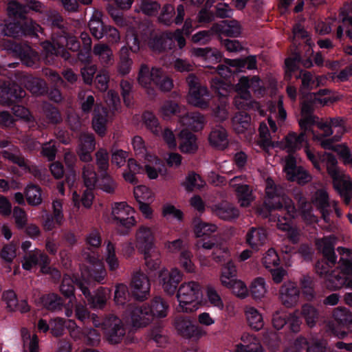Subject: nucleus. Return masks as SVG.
I'll return each instance as SVG.
<instances>
[{
	"instance_id": "e2e57ef3",
	"label": "nucleus",
	"mask_w": 352,
	"mask_h": 352,
	"mask_svg": "<svg viewBox=\"0 0 352 352\" xmlns=\"http://www.w3.org/2000/svg\"><path fill=\"white\" fill-rule=\"evenodd\" d=\"M237 298L244 299L249 295V289L246 284L240 279H236L228 288Z\"/></svg>"
},
{
	"instance_id": "ea45409f",
	"label": "nucleus",
	"mask_w": 352,
	"mask_h": 352,
	"mask_svg": "<svg viewBox=\"0 0 352 352\" xmlns=\"http://www.w3.org/2000/svg\"><path fill=\"white\" fill-rule=\"evenodd\" d=\"M322 160L326 162L327 171L332 177L333 185L335 186L336 184H338L339 179L343 175L336 166L337 160L333 155L329 153H325L322 155Z\"/></svg>"
},
{
	"instance_id": "2f4dec72",
	"label": "nucleus",
	"mask_w": 352,
	"mask_h": 352,
	"mask_svg": "<svg viewBox=\"0 0 352 352\" xmlns=\"http://www.w3.org/2000/svg\"><path fill=\"white\" fill-rule=\"evenodd\" d=\"M2 299L9 311H19L21 313H24L29 310L26 301L21 300L19 302L16 294L12 290L3 292Z\"/></svg>"
},
{
	"instance_id": "bf43d9fd",
	"label": "nucleus",
	"mask_w": 352,
	"mask_h": 352,
	"mask_svg": "<svg viewBox=\"0 0 352 352\" xmlns=\"http://www.w3.org/2000/svg\"><path fill=\"white\" fill-rule=\"evenodd\" d=\"M236 193L241 207H248L254 199L252 190L247 184L239 188Z\"/></svg>"
},
{
	"instance_id": "0e129e2a",
	"label": "nucleus",
	"mask_w": 352,
	"mask_h": 352,
	"mask_svg": "<svg viewBox=\"0 0 352 352\" xmlns=\"http://www.w3.org/2000/svg\"><path fill=\"white\" fill-rule=\"evenodd\" d=\"M192 257V253L187 250H182L179 255V265L187 273L195 272V265L191 260Z\"/></svg>"
},
{
	"instance_id": "8fccbe9b",
	"label": "nucleus",
	"mask_w": 352,
	"mask_h": 352,
	"mask_svg": "<svg viewBox=\"0 0 352 352\" xmlns=\"http://www.w3.org/2000/svg\"><path fill=\"white\" fill-rule=\"evenodd\" d=\"M167 303L161 298H155L152 302L149 309L153 314V319L156 318H163L167 315Z\"/></svg>"
},
{
	"instance_id": "5fc2aeb1",
	"label": "nucleus",
	"mask_w": 352,
	"mask_h": 352,
	"mask_svg": "<svg viewBox=\"0 0 352 352\" xmlns=\"http://www.w3.org/2000/svg\"><path fill=\"white\" fill-rule=\"evenodd\" d=\"M43 306L48 310H60L63 305V301L60 297L56 294H50L42 298Z\"/></svg>"
},
{
	"instance_id": "680f3d73",
	"label": "nucleus",
	"mask_w": 352,
	"mask_h": 352,
	"mask_svg": "<svg viewBox=\"0 0 352 352\" xmlns=\"http://www.w3.org/2000/svg\"><path fill=\"white\" fill-rule=\"evenodd\" d=\"M212 89L220 97H226L232 89L230 84L223 82L217 78L212 79L210 82Z\"/></svg>"
},
{
	"instance_id": "603ef678",
	"label": "nucleus",
	"mask_w": 352,
	"mask_h": 352,
	"mask_svg": "<svg viewBox=\"0 0 352 352\" xmlns=\"http://www.w3.org/2000/svg\"><path fill=\"white\" fill-rule=\"evenodd\" d=\"M205 185L204 181L201 179L199 175L195 173H188L184 182L182 183V186L188 191L202 188Z\"/></svg>"
},
{
	"instance_id": "13d9d810",
	"label": "nucleus",
	"mask_w": 352,
	"mask_h": 352,
	"mask_svg": "<svg viewBox=\"0 0 352 352\" xmlns=\"http://www.w3.org/2000/svg\"><path fill=\"white\" fill-rule=\"evenodd\" d=\"M217 226L212 223L197 221L195 224L194 232L197 237L209 236L212 233L217 232Z\"/></svg>"
},
{
	"instance_id": "ddd939ff",
	"label": "nucleus",
	"mask_w": 352,
	"mask_h": 352,
	"mask_svg": "<svg viewBox=\"0 0 352 352\" xmlns=\"http://www.w3.org/2000/svg\"><path fill=\"white\" fill-rule=\"evenodd\" d=\"M183 274L177 268H172L168 270L163 268L159 273V283L164 291L173 295L176 291L179 283L182 280Z\"/></svg>"
},
{
	"instance_id": "7ed1b4c3",
	"label": "nucleus",
	"mask_w": 352,
	"mask_h": 352,
	"mask_svg": "<svg viewBox=\"0 0 352 352\" xmlns=\"http://www.w3.org/2000/svg\"><path fill=\"white\" fill-rule=\"evenodd\" d=\"M138 83L147 89L150 94L151 84H155L161 91H169L173 87L172 79L160 68L153 67L151 69L144 64L140 66L138 76Z\"/></svg>"
},
{
	"instance_id": "a211bd4d",
	"label": "nucleus",
	"mask_w": 352,
	"mask_h": 352,
	"mask_svg": "<svg viewBox=\"0 0 352 352\" xmlns=\"http://www.w3.org/2000/svg\"><path fill=\"white\" fill-rule=\"evenodd\" d=\"M78 286L87 299L91 307L101 309L105 305L109 297V291L107 289L101 287L97 290L94 296H91L89 287L85 285L83 282H79Z\"/></svg>"
},
{
	"instance_id": "20e7f679",
	"label": "nucleus",
	"mask_w": 352,
	"mask_h": 352,
	"mask_svg": "<svg viewBox=\"0 0 352 352\" xmlns=\"http://www.w3.org/2000/svg\"><path fill=\"white\" fill-rule=\"evenodd\" d=\"M65 45L68 49L74 52L80 48V43L76 38L68 34L53 38L52 43L48 41L43 43V47L47 54L60 55L67 60L69 58V54L66 52Z\"/></svg>"
},
{
	"instance_id": "b1692460",
	"label": "nucleus",
	"mask_w": 352,
	"mask_h": 352,
	"mask_svg": "<svg viewBox=\"0 0 352 352\" xmlns=\"http://www.w3.org/2000/svg\"><path fill=\"white\" fill-rule=\"evenodd\" d=\"M144 163L143 173L150 179H157L164 167L162 162L155 155L146 153Z\"/></svg>"
},
{
	"instance_id": "f3484780",
	"label": "nucleus",
	"mask_w": 352,
	"mask_h": 352,
	"mask_svg": "<svg viewBox=\"0 0 352 352\" xmlns=\"http://www.w3.org/2000/svg\"><path fill=\"white\" fill-rule=\"evenodd\" d=\"M150 282L148 277L142 272H135L132 277L130 289L131 294L137 299H144L149 294Z\"/></svg>"
},
{
	"instance_id": "49530a36",
	"label": "nucleus",
	"mask_w": 352,
	"mask_h": 352,
	"mask_svg": "<svg viewBox=\"0 0 352 352\" xmlns=\"http://www.w3.org/2000/svg\"><path fill=\"white\" fill-rule=\"evenodd\" d=\"M25 195L30 205L38 206L42 202L41 190L36 185H28L25 190Z\"/></svg>"
},
{
	"instance_id": "4be33fe9",
	"label": "nucleus",
	"mask_w": 352,
	"mask_h": 352,
	"mask_svg": "<svg viewBox=\"0 0 352 352\" xmlns=\"http://www.w3.org/2000/svg\"><path fill=\"white\" fill-rule=\"evenodd\" d=\"M95 149V141L91 134L82 133L79 138V144L76 152L83 162L92 160L91 152Z\"/></svg>"
},
{
	"instance_id": "2eb2a0df",
	"label": "nucleus",
	"mask_w": 352,
	"mask_h": 352,
	"mask_svg": "<svg viewBox=\"0 0 352 352\" xmlns=\"http://www.w3.org/2000/svg\"><path fill=\"white\" fill-rule=\"evenodd\" d=\"M48 263V256L41 250L35 249L23 257L22 267L24 270L30 271L39 264L41 266V272L47 274L50 272V268L47 266Z\"/></svg>"
},
{
	"instance_id": "cd10ccee",
	"label": "nucleus",
	"mask_w": 352,
	"mask_h": 352,
	"mask_svg": "<svg viewBox=\"0 0 352 352\" xmlns=\"http://www.w3.org/2000/svg\"><path fill=\"white\" fill-rule=\"evenodd\" d=\"M248 324L254 330H260L264 326L263 317L261 311L254 306L248 305L243 308Z\"/></svg>"
},
{
	"instance_id": "052dcab7",
	"label": "nucleus",
	"mask_w": 352,
	"mask_h": 352,
	"mask_svg": "<svg viewBox=\"0 0 352 352\" xmlns=\"http://www.w3.org/2000/svg\"><path fill=\"white\" fill-rule=\"evenodd\" d=\"M21 336L24 346L28 347L29 352H38V338L36 335L31 336L29 331L23 328L21 329Z\"/></svg>"
},
{
	"instance_id": "dca6fc26",
	"label": "nucleus",
	"mask_w": 352,
	"mask_h": 352,
	"mask_svg": "<svg viewBox=\"0 0 352 352\" xmlns=\"http://www.w3.org/2000/svg\"><path fill=\"white\" fill-rule=\"evenodd\" d=\"M313 204L321 211L322 217L326 221H328V216L333 208L338 217L341 216V212L337 208V203L335 201H329L326 191L323 189L315 192L312 197Z\"/></svg>"
},
{
	"instance_id": "de8ad7c7",
	"label": "nucleus",
	"mask_w": 352,
	"mask_h": 352,
	"mask_svg": "<svg viewBox=\"0 0 352 352\" xmlns=\"http://www.w3.org/2000/svg\"><path fill=\"white\" fill-rule=\"evenodd\" d=\"M326 285L331 289H338L344 286L352 289V280L340 275L331 274Z\"/></svg>"
},
{
	"instance_id": "6e6d98bb",
	"label": "nucleus",
	"mask_w": 352,
	"mask_h": 352,
	"mask_svg": "<svg viewBox=\"0 0 352 352\" xmlns=\"http://www.w3.org/2000/svg\"><path fill=\"white\" fill-rule=\"evenodd\" d=\"M143 122L145 126L155 135H160L161 127L157 118L151 112H145L142 116Z\"/></svg>"
},
{
	"instance_id": "c9c22d12",
	"label": "nucleus",
	"mask_w": 352,
	"mask_h": 352,
	"mask_svg": "<svg viewBox=\"0 0 352 352\" xmlns=\"http://www.w3.org/2000/svg\"><path fill=\"white\" fill-rule=\"evenodd\" d=\"M109 118V115L106 109L100 107L96 108L93 118V127L99 135H102L104 134Z\"/></svg>"
},
{
	"instance_id": "a878e982",
	"label": "nucleus",
	"mask_w": 352,
	"mask_h": 352,
	"mask_svg": "<svg viewBox=\"0 0 352 352\" xmlns=\"http://www.w3.org/2000/svg\"><path fill=\"white\" fill-rule=\"evenodd\" d=\"M179 141V148L184 153L192 154L198 149L196 136L186 129H181Z\"/></svg>"
},
{
	"instance_id": "09e8293b",
	"label": "nucleus",
	"mask_w": 352,
	"mask_h": 352,
	"mask_svg": "<svg viewBox=\"0 0 352 352\" xmlns=\"http://www.w3.org/2000/svg\"><path fill=\"white\" fill-rule=\"evenodd\" d=\"M94 199V195L91 189L87 188L83 193L82 197L80 199V195L76 191L72 192V203L75 208H80V202L85 208H90Z\"/></svg>"
},
{
	"instance_id": "79ce46f5",
	"label": "nucleus",
	"mask_w": 352,
	"mask_h": 352,
	"mask_svg": "<svg viewBox=\"0 0 352 352\" xmlns=\"http://www.w3.org/2000/svg\"><path fill=\"white\" fill-rule=\"evenodd\" d=\"M285 147L287 148L288 152L300 149L302 144L307 142L304 132H301L299 135L295 133H289L285 138Z\"/></svg>"
},
{
	"instance_id": "72a5a7b5",
	"label": "nucleus",
	"mask_w": 352,
	"mask_h": 352,
	"mask_svg": "<svg viewBox=\"0 0 352 352\" xmlns=\"http://www.w3.org/2000/svg\"><path fill=\"white\" fill-rule=\"evenodd\" d=\"M212 211L215 215L224 220H232L239 215V210L227 202L214 205L212 207Z\"/></svg>"
},
{
	"instance_id": "c85d7f7f",
	"label": "nucleus",
	"mask_w": 352,
	"mask_h": 352,
	"mask_svg": "<svg viewBox=\"0 0 352 352\" xmlns=\"http://www.w3.org/2000/svg\"><path fill=\"white\" fill-rule=\"evenodd\" d=\"M212 30L227 36H237L241 33V25L235 20L223 21L214 25Z\"/></svg>"
},
{
	"instance_id": "58836bf2",
	"label": "nucleus",
	"mask_w": 352,
	"mask_h": 352,
	"mask_svg": "<svg viewBox=\"0 0 352 352\" xmlns=\"http://www.w3.org/2000/svg\"><path fill=\"white\" fill-rule=\"evenodd\" d=\"M102 12L100 11H94L91 18L89 27L91 34L97 39H100L104 36V31L105 27L102 21Z\"/></svg>"
},
{
	"instance_id": "473e14b6",
	"label": "nucleus",
	"mask_w": 352,
	"mask_h": 352,
	"mask_svg": "<svg viewBox=\"0 0 352 352\" xmlns=\"http://www.w3.org/2000/svg\"><path fill=\"white\" fill-rule=\"evenodd\" d=\"M267 241V233L263 228H251L246 234V242L253 249L258 250Z\"/></svg>"
},
{
	"instance_id": "7c9ffc66",
	"label": "nucleus",
	"mask_w": 352,
	"mask_h": 352,
	"mask_svg": "<svg viewBox=\"0 0 352 352\" xmlns=\"http://www.w3.org/2000/svg\"><path fill=\"white\" fill-rule=\"evenodd\" d=\"M210 144L218 149L225 148L228 144L226 130L221 126L213 128L208 135Z\"/></svg>"
},
{
	"instance_id": "0eeeda50",
	"label": "nucleus",
	"mask_w": 352,
	"mask_h": 352,
	"mask_svg": "<svg viewBox=\"0 0 352 352\" xmlns=\"http://www.w3.org/2000/svg\"><path fill=\"white\" fill-rule=\"evenodd\" d=\"M335 237L330 236L316 241L318 248L322 251L329 263L324 261H319L316 265V272L320 276H326L329 272L330 265H333L336 261V257L333 250Z\"/></svg>"
},
{
	"instance_id": "37998d69",
	"label": "nucleus",
	"mask_w": 352,
	"mask_h": 352,
	"mask_svg": "<svg viewBox=\"0 0 352 352\" xmlns=\"http://www.w3.org/2000/svg\"><path fill=\"white\" fill-rule=\"evenodd\" d=\"M232 124L234 131L238 133H242L248 130L250 126V118L245 112H239L232 118Z\"/></svg>"
},
{
	"instance_id": "9b49d317",
	"label": "nucleus",
	"mask_w": 352,
	"mask_h": 352,
	"mask_svg": "<svg viewBox=\"0 0 352 352\" xmlns=\"http://www.w3.org/2000/svg\"><path fill=\"white\" fill-rule=\"evenodd\" d=\"M127 317L134 329L145 327L153 321V314L148 305L131 306L128 310Z\"/></svg>"
},
{
	"instance_id": "69168bd1",
	"label": "nucleus",
	"mask_w": 352,
	"mask_h": 352,
	"mask_svg": "<svg viewBox=\"0 0 352 352\" xmlns=\"http://www.w3.org/2000/svg\"><path fill=\"white\" fill-rule=\"evenodd\" d=\"M298 204L302 217L306 222L313 223L317 221L316 217L311 212V207L309 203H307L304 198H300Z\"/></svg>"
},
{
	"instance_id": "c03bdc74",
	"label": "nucleus",
	"mask_w": 352,
	"mask_h": 352,
	"mask_svg": "<svg viewBox=\"0 0 352 352\" xmlns=\"http://www.w3.org/2000/svg\"><path fill=\"white\" fill-rule=\"evenodd\" d=\"M301 315L309 327H314L319 318V312L314 306L306 304L302 307Z\"/></svg>"
},
{
	"instance_id": "a19ab883",
	"label": "nucleus",
	"mask_w": 352,
	"mask_h": 352,
	"mask_svg": "<svg viewBox=\"0 0 352 352\" xmlns=\"http://www.w3.org/2000/svg\"><path fill=\"white\" fill-rule=\"evenodd\" d=\"M340 181L334 186V188L338 191L343 197L345 204H348L351 201V190H352V179L350 180L344 175L339 179Z\"/></svg>"
},
{
	"instance_id": "423d86ee",
	"label": "nucleus",
	"mask_w": 352,
	"mask_h": 352,
	"mask_svg": "<svg viewBox=\"0 0 352 352\" xmlns=\"http://www.w3.org/2000/svg\"><path fill=\"white\" fill-rule=\"evenodd\" d=\"M250 89V78L242 76L235 86L238 96L234 98V105L239 109H256L260 115H263V111L260 109L259 104L251 100Z\"/></svg>"
},
{
	"instance_id": "1a4fd4ad",
	"label": "nucleus",
	"mask_w": 352,
	"mask_h": 352,
	"mask_svg": "<svg viewBox=\"0 0 352 352\" xmlns=\"http://www.w3.org/2000/svg\"><path fill=\"white\" fill-rule=\"evenodd\" d=\"M89 265L87 270L82 272V277L77 281L83 282L85 285L88 287H91L92 282L94 280L99 283H102L107 276L106 270L102 265L101 261L95 257H89Z\"/></svg>"
},
{
	"instance_id": "e433bc0d",
	"label": "nucleus",
	"mask_w": 352,
	"mask_h": 352,
	"mask_svg": "<svg viewBox=\"0 0 352 352\" xmlns=\"http://www.w3.org/2000/svg\"><path fill=\"white\" fill-rule=\"evenodd\" d=\"M140 252L144 255L145 265L149 271H155L160 267L161 254L156 248H149Z\"/></svg>"
},
{
	"instance_id": "338daca9",
	"label": "nucleus",
	"mask_w": 352,
	"mask_h": 352,
	"mask_svg": "<svg viewBox=\"0 0 352 352\" xmlns=\"http://www.w3.org/2000/svg\"><path fill=\"white\" fill-rule=\"evenodd\" d=\"M260 140L258 144L265 150L269 149L274 146L272 138L268 131V128L265 123H261L259 127Z\"/></svg>"
},
{
	"instance_id": "4468645a",
	"label": "nucleus",
	"mask_w": 352,
	"mask_h": 352,
	"mask_svg": "<svg viewBox=\"0 0 352 352\" xmlns=\"http://www.w3.org/2000/svg\"><path fill=\"white\" fill-rule=\"evenodd\" d=\"M135 246L142 252L155 247V230L151 226H140L135 233Z\"/></svg>"
},
{
	"instance_id": "6e6552de",
	"label": "nucleus",
	"mask_w": 352,
	"mask_h": 352,
	"mask_svg": "<svg viewBox=\"0 0 352 352\" xmlns=\"http://www.w3.org/2000/svg\"><path fill=\"white\" fill-rule=\"evenodd\" d=\"M102 329L107 340L111 344L120 343L126 334L123 322L115 316L105 318L102 322Z\"/></svg>"
},
{
	"instance_id": "aec40b11",
	"label": "nucleus",
	"mask_w": 352,
	"mask_h": 352,
	"mask_svg": "<svg viewBox=\"0 0 352 352\" xmlns=\"http://www.w3.org/2000/svg\"><path fill=\"white\" fill-rule=\"evenodd\" d=\"M198 248L214 250L213 258L217 261H221L229 256V249L225 243H217L214 238H211L197 243Z\"/></svg>"
},
{
	"instance_id": "6ab92c4d",
	"label": "nucleus",
	"mask_w": 352,
	"mask_h": 352,
	"mask_svg": "<svg viewBox=\"0 0 352 352\" xmlns=\"http://www.w3.org/2000/svg\"><path fill=\"white\" fill-rule=\"evenodd\" d=\"M279 296L281 303L285 307L291 308L298 302L300 290L296 283L287 282L280 287Z\"/></svg>"
},
{
	"instance_id": "4c0bfd02",
	"label": "nucleus",
	"mask_w": 352,
	"mask_h": 352,
	"mask_svg": "<svg viewBox=\"0 0 352 352\" xmlns=\"http://www.w3.org/2000/svg\"><path fill=\"white\" fill-rule=\"evenodd\" d=\"M249 292L254 300L263 298L267 293V285L262 277L254 278L250 285Z\"/></svg>"
},
{
	"instance_id": "3c124183",
	"label": "nucleus",
	"mask_w": 352,
	"mask_h": 352,
	"mask_svg": "<svg viewBox=\"0 0 352 352\" xmlns=\"http://www.w3.org/2000/svg\"><path fill=\"white\" fill-rule=\"evenodd\" d=\"M82 177L87 188L92 189L98 181L97 175L92 164H86L82 168Z\"/></svg>"
},
{
	"instance_id": "864d4df0",
	"label": "nucleus",
	"mask_w": 352,
	"mask_h": 352,
	"mask_svg": "<svg viewBox=\"0 0 352 352\" xmlns=\"http://www.w3.org/2000/svg\"><path fill=\"white\" fill-rule=\"evenodd\" d=\"M226 63L230 67H235L236 70H241L242 68L247 67L248 69L256 68V58L250 56L246 59H226Z\"/></svg>"
},
{
	"instance_id": "5701e85b",
	"label": "nucleus",
	"mask_w": 352,
	"mask_h": 352,
	"mask_svg": "<svg viewBox=\"0 0 352 352\" xmlns=\"http://www.w3.org/2000/svg\"><path fill=\"white\" fill-rule=\"evenodd\" d=\"M205 124V118L199 112L186 113L179 118V129H191L193 131L201 130Z\"/></svg>"
},
{
	"instance_id": "39448f33",
	"label": "nucleus",
	"mask_w": 352,
	"mask_h": 352,
	"mask_svg": "<svg viewBox=\"0 0 352 352\" xmlns=\"http://www.w3.org/2000/svg\"><path fill=\"white\" fill-rule=\"evenodd\" d=\"M173 326L177 333L184 338L199 340L207 335L206 331L194 324L189 316L175 317L173 320Z\"/></svg>"
},
{
	"instance_id": "f8f14e48",
	"label": "nucleus",
	"mask_w": 352,
	"mask_h": 352,
	"mask_svg": "<svg viewBox=\"0 0 352 352\" xmlns=\"http://www.w3.org/2000/svg\"><path fill=\"white\" fill-rule=\"evenodd\" d=\"M333 320L328 324V330L340 338L346 335L345 328L351 320L349 312L345 308L338 307L333 313Z\"/></svg>"
},
{
	"instance_id": "f03ea898",
	"label": "nucleus",
	"mask_w": 352,
	"mask_h": 352,
	"mask_svg": "<svg viewBox=\"0 0 352 352\" xmlns=\"http://www.w3.org/2000/svg\"><path fill=\"white\" fill-rule=\"evenodd\" d=\"M201 287L198 282L191 280L180 285L177 293L178 306L177 311L182 313H192L200 306L199 299Z\"/></svg>"
},
{
	"instance_id": "f704fd0d",
	"label": "nucleus",
	"mask_w": 352,
	"mask_h": 352,
	"mask_svg": "<svg viewBox=\"0 0 352 352\" xmlns=\"http://www.w3.org/2000/svg\"><path fill=\"white\" fill-rule=\"evenodd\" d=\"M236 279V265L232 261H229L222 267L219 276L221 285L228 288Z\"/></svg>"
},
{
	"instance_id": "412c9836",
	"label": "nucleus",
	"mask_w": 352,
	"mask_h": 352,
	"mask_svg": "<svg viewBox=\"0 0 352 352\" xmlns=\"http://www.w3.org/2000/svg\"><path fill=\"white\" fill-rule=\"evenodd\" d=\"M313 107L309 106L306 102H302L301 107V118L299 120L298 123L302 130L305 131H311L314 135V138L319 140V138L315 135L314 131L311 129L312 126L314 124L318 125L319 118L316 116L313 115Z\"/></svg>"
},
{
	"instance_id": "774afa93",
	"label": "nucleus",
	"mask_w": 352,
	"mask_h": 352,
	"mask_svg": "<svg viewBox=\"0 0 352 352\" xmlns=\"http://www.w3.org/2000/svg\"><path fill=\"white\" fill-rule=\"evenodd\" d=\"M134 197L138 203L152 201L153 195L151 190L145 186H138L134 188Z\"/></svg>"
},
{
	"instance_id": "a18cd8bd",
	"label": "nucleus",
	"mask_w": 352,
	"mask_h": 352,
	"mask_svg": "<svg viewBox=\"0 0 352 352\" xmlns=\"http://www.w3.org/2000/svg\"><path fill=\"white\" fill-rule=\"evenodd\" d=\"M104 258L110 271L115 272L119 268V260L116 254L115 245L109 241L107 243Z\"/></svg>"
},
{
	"instance_id": "bb28decb",
	"label": "nucleus",
	"mask_w": 352,
	"mask_h": 352,
	"mask_svg": "<svg viewBox=\"0 0 352 352\" xmlns=\"http://www.w3.org/2000/svg\"><path fill=\"white\" fill-rule=\"evenodd\" d=\"M206 296L210 305L217 308L218 310H225L228 314L233 312L234 309V303L232 302H227L224 304L221 296L215 288L208 287L206 289Z\"/></svg>"
},
{
	"instance_id": "9d476101",
	"label": "nucleus",
	"mask_w": 352,
	"mask_h": 352,
	"mask_svg": "<svg viewBox=\"0 0 352 352\" xmlns=\"http://www.w3.org/2000/svg\"><path fill=\"white\" fill-rule=\"evenodd\" d=\"M111 215L117 226L131 228L136 223L133 209L125 202L115 203Z\"/></svg>"
},
{
	"instance_id": "c756f323",
	"label": "nucleus",
	"mask_w": 352,
	"mask_h": 352,
	"mask_svg": "<svg viewBox=\"0 0 352 352\" xmlns=\"http://www.w3.org/2000/svg\"><path fill=\"white\" fill-rule=\"evenodd\" d=\"M27 66H32L38 59L36 53L28 45L12 44L10 48Z\"/></svg>"
},
{
	"instance_id": "f257e3e1",
	"label": "nucleus",
	"mask_w": 352,
	"mask_h": 352,
	"mask_svg": "<svg viewBox=\"0 0 352 352\" xmlns=\"http://www.w3.org/2000/svg\"><path fill=\"white\" fill-rule=\"evenodd\" d=\"M265 192L267 197L266 205L274 210H282L287 212V217H281L278 219L277 227L279 230L285 231L287 236L293 243H296L299 239V232L292 226V220L297 211L292 201L283 192L280 187H277L273 180L267 178L265 180Z\"/></svg>"
},
{
	"instance_id": "393cba45",
	"label": "nucleus",
	"mask_w": 352,
	"mask_h": 352,
	"mask_svg": "<svg viewBox=\"0 0 352 352\" xmlns=\"http://www.w3.org/2000/svg\"><path fill=\"white\" fill-rule=\"evenodd\" d=\"M188 102L200 109H207L210 104V93L207 87L189 91Z\"/></svg>"
},
{
	"instance_id": "4d7b16f0",
	"label": "nucleus",
	"mask_w": 352,
	"mask_h": 352,
	"mask_svg": "<svg viewBox=\"0 0 352 352\" xmlns=\"http://www.w3.org/2000/svg\"><path fill=\"white\" fill-rule=\"evenodd\" d=\"M178 112H180V107L170 100L164 102L160 109V115L164 120H169Z\"/></svg>"
}]
</instances>
